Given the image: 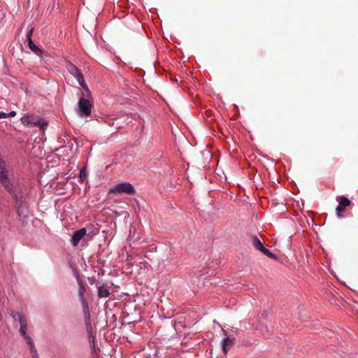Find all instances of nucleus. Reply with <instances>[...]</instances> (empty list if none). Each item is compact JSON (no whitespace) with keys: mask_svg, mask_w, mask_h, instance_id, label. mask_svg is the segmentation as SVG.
I'll list each match as a JSON object with an SVG mask.
<instances>
[{"mask_svg":"<svg viewBox=\"0 0 358 358\" xmlns=\"http://www.w3.org/2000/svg\"><path fill=\"white\" fill-rule=\"evenodd\" d=\"M67 69L69 72L77 80L79 85L84 88L88 94H90V91L85 83L83 75L80 69L73 64H70Z\"/></svg>","mask_w":358,"mask_h":358,"instance_id":"4","label":"nucleus"},{"mask_svg":"<svg viewBox=\"0 0 358 358\" xmlns=\"http://www.w3.org/2000/svg\"><path fill=\"white\" fill-rule=\"evenodd\" d=\"M110 292L108 289L105 286H100L98 287V296L99 298H106L109 296Z\"/></svg>","mask_w":358,"mask_h":358,"instance_id":"12","label":"nucleus"},{"mask_svg":"<svg viewBox=\"0 0 358 358\" xmlns=\"http://www.w3.org/2000/svg\"><path fill=\"white\" fill-rule=\"evenodd\" d=\"M32 32H33V28H31L29 30L27 31V41H29V38H31Z\"/></svg>","mask_w":358,"mask_h":358,"instance_id":"18","label":"nucleus"},{"mask_svg":"<svg viewBox=\"0 0 358 358\" xmlns=\"http://www.w3.org/2000/svg\"><path fill=\"white\" fill-rule=\"evenodd\" d=\"M350 204V201L349 199H348L347 197H345V196L340 197V199L338 201V205L341 206V207H343L344 208H345Z\"/></svg>","mask_w":358,"mask_h":358,"instance_id":"14","label":"nucleus"},{"mask_svg":"<svg viewBox=\"0 0 358 358\" xmlns=\"http://www.w3.org/2000/svg\"><path fill=\"white\" fill-rule=\"evenodd\" d=\"M28 3H29V0H27Z\"/></svg>","mask_w":358,"mask_h":358,"instance_id":"23","label":"nucleus"},{"mask_svg":"<svg viewBox=\"0 0 358 358\" xmlns=\"http://www.w3.org/2000/svg\"><path fill=\"white\" fill-rule=\"evenodd\" d=\"M92 107V100L82 97L78 103L77 114L81 117H87L90 115Z\"/></svg>","mask_w":358,"mask_h":358,"instance_id":"1","label":"nucleus"},{"mask_svg":"<svg viewBox=\"0 0 358 358\" xmlns=\"http://www.w3.org/2000/svg\"><path fill=\"white\" fill-rule=\"evenodd\" d=\"M24 326H25L24 324ZM24 343H25L29 349V352L31 354V356L32 358H39V356L38 355L37 350L35 347L34 341L31 338V336H29L25 331V327H24Z\"/></svg>","mask_w":358,"mask_h":358,"instance_id":"5","label":"nucleus"},{"mask_svg":"<svg viewBox=\"0 0 358 358\" xmlns=\"http://www.w3.org/2000/svg\"><path fill=\"white\" fill-rule=\"evenodd\" d=\"M0 321H1V314L0 313Z\"/></svg>","mask_w":358,"mask_h":358,"instance_id":"21","label":"nucleus"},{"mask_svg":"<svg viewBox=\"0 0 358 358\" xmlns=\"http://www.w3.org/2000/svg\"><path fill=\"white\" fill-rule=\"evenodd\" d=\"M28 42V47L31 50V51L34 53L36 55L38 56L39 57L42 58L43 55L44 54V52L42 49H41L38 45H36L31 38H29Z\"/></svg>","mask_w":358,"mask_h":358,"instance_id":"10","label":"nucleus"},{"mask_svg":"<svg viewBox=\"0 0 358 358\" xmlns=\"http://www.w3.org/2000/svg\"><path fill=\"white\" fill-rule=\"evenodd\" d=\"M87 234V230L85 228L80 229L73 232L71 238V243L73 247L78 246L80 240L85 237Z\"/></svg>","mask_w":358,"mask_h":358,"instance_id":"6","label":"nucleus"},{"mask_svg":"<svg viewBox=\"0 0 358 358\" xmlns=\"http://www.w3.org/2000/svg\"><path fill=\"white\" fill-rule=\"evenodd\" d=\"M235 338L227 337L222 341V350L226 355L231 347L234 344Z\"/></svg>","mask_w":358,"mask_h":358,"instance_id":"9","label":"nucleus"},{"mask_svg":"<svg viewBox=\"0 0 358 358\" xmlns=\"http://www.w3.org/2000/svg\"><path fill=\"white\" fill-rule=\"evenodd\" d=\"M336 215L338 217H342V215L343 212L345 211V208L343 207H341V206L338 205L336 208Z\"/></svg>","mask_w":358,"mask_h":358,"instance_id":"17","label":"nucleus"},{"mask_svg":"<svg viewBox=\"0 0 358 358\" xmlns=\"http://www.w3.org/2000/svg\"><path fill=\"white\" fill-rule=\"evenodd\" d=\"M84 319H85V327H86V331H87L90 338V337L93 338L94 337L93 328H92V325L91 323L90 314L89 309L84 310Z\"/></svg>","mask_w":358,"mask_h":358,"instance_id":"7","label":"nucleus"},{"mask_svg":"<svg viewBox=\"0 0 358 358\" xmlns=\"http://www.w3.org/2000/svg\"><path fill=\"white\" fill-rule=\"evenodd\" d=\"M10 315L13 317L15 321H17L19 322V331L21 334H22V314L20 313H12Z\"/></svg>","mask_w":358,"mask_h":358,"instance_id":"11","label":"nucleus"},{"mask_svg":"<svg viewBox=\"0 0 358 358\" xmlns=\"http://www.w3.org/2000/svg\"><path fill=\"white\" fill-rule=\"evenodd\" d=\"M252 244L255 249L259 251L264 247L263 243L257 236H254L252 238Z\"/></svg>","mask_w":358,"mask_h":358,"instance_id":"13","label":"nucleus"},{"mask_svg":"<svg viewBox=\"0 0 358 358\" xmlns=\"http://www.w3.org/2000/svg\"><path fill=\"white\" fill-rule=\"evenodd\" d=\"M8 117H14L16 115V113H15V111H11V112L8 113Z\"/></svg>","mask_w":358,"mask_h":358,"instance_id":"20","label":"nucleus"},{"mask_svg":"<svg viewBox=\"0 0 358 358\" xmlns=\"http://www.w3.org/2000/svg\"><path fill=\"white\" fill-rule=\"evenodd\" d=\"M8 115L7 113L0 111V119L8 118Z\"/></svg>","mask_w":358,"mask_h":358,"instance_id":"19","label":"nucleus"},{"mask_svg":"<svg viewBox=\"0 0 358 358\" xmlns=\"http://www.w3.org/2000/svg\"><path fill=\"white\" fill-rule=\"evenodd\" d=\"M85 288L83 284L82 283V282L80 281V282H79L78 296L80 298V301L82 303V306L83 307V309L87 310V309H88V306H87V301L85 297Z\"/></svg>","mask_w":358,"mask_h":358,"instance_id":"8","label":"nucleus"},{"mask_svg":"<svg viewBox=\"0 0 358 358\" xmlns=\"http://www.w3.org/2000/svg\"><path fill=\"white\" fill-rule=\"evenodd\" d=\"M87 178V171L86 168H83L80 171L79 178L81 182L84 181Z\"/></svg>","mask_w":358,"mask_h":358,"instance_id":"16","label":"nucleus"},{"mask_svg":"<svg viewBox=\"0 0 358 358\" xmlns=\"http://www.w3.org/2000/svg\"><path fill=\"white\" fill-rule=\"evenodd\" d=\"M109 192L115 194H120L124 193L128 195H134L136 192V190L131 183L121 182L110 187Z\"/></svg>","mask_w":358,"mask_h":358,"instance_id":"3","label":"nucleus"},{"mask_svg":"<svg viewBox=\"0 0 358 358\" xmlns=\"http://www.w3.org/2000/svg\"><path fill=\"white\" fill-rule=\"evenodd\" d=\"M260 251L264 255H266V257H269L271 259H277V256L275 255H274L273 253H272L270 250L266 249L264 246L263 247V248Z\"/></svg>","mask_w":358,"mask_h":358,"instance_id":"15","label":"nucleus"},{"mask_svg":"<svg viewBox=\"0 0 358 358\" xmlns=\"http://www.w3.org/2000/svg\"><path fill=\"white\" fill-rule=\"evenodd\" d=\"M24 125L27 127H37L44 132L48 126V122L38 116L27 115L24 116Z\"/></svg>","mask_w":358,"mask_h":358,"instance_id":"2","label":"nucleus"},{"mask_svg":"<svg viewBox=\"0 0 358 358\" xmlns=\"http://www.w3.org/2000/svg\"><path fill=\"white\" fill-rule=\"evenodd\" d=\"M23 322H24V325H26V324H24V322H25V320H23ZM24 327H26V326H24Z\"/></svg>","mask_w":358,"mask_h":358,"instance_id":"22","label":"nucleus"}]
</instances>
